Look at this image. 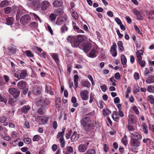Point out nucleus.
I'll use <instances>...</instances> for the list:
<instances>
[{
    "mask_svg": "<svg viewBox=\"0 0 154 154\" xmlns=\"http://www.w3.org/2000/svg\"><path fill=\"white\" fill-rule=\"evenodd\" d=\"M66 128L65 127H63L62 128V131L59 132L57 135V137L59 139L60 146L62 148H63L65 146V141L64 138V135Z\"/></svg>",
    "mask_w": 154,
    "mask_h": 154,
    "instance_id": "f257e3e1",
    "label": "nucleus"
},
{
    "mask_svg": "<svg viewBox=\"0 0 154 154\" xmlns=\"http://www.w3.org/2000/svg\"><path fill=\"white\" fill-rule=\"evenodd\" d=\"M130 144L131 147V150L137 149L138 147L140 145V140L136 139H131L130 141Z\"/></svg>",
    "mask_w": 154,
    "mask_h": 154,
    "instance_id": "f03ea898",
    "label": "nucleus"
},
{
    "mask_svg": "<svg viewBox=\"0 0 154 154\" xmlns=\"http://www.w3.org/2000/svg\"><path fill=\"white\" fill-rule=\"evenodd\" d=\"M8 92L15 99L17 98L20 94V91L17 89L13 88H10L8 89Z\"/></svg>",
    "mask_w": 154,
    "mask_h": 154,
    "instance_id": "7ed1b4c3",
    "label": "nucleus"
},
{
    "mask_svg": "<svg viewBox=\"0 0 154 154\" xmlns=\"http://www.w3.org/2000/svg\"><path fill=\"white\" fill-rule=\"evenodd\" d=\"M30 17L28 15H25L22 17L20 19V22L23 25L27 24L31 20Z\"/></svg>",
    "mask_w": 154,
    "mask_h": 154,
    "instance_id": "20e7f679",
    "label": "nucleus"
},
{
    "mask_svg": "<svg viewBox=\"0 0 154 154\" xmlns=\"http://www.w3.org/2000/svg\"><path fill=\"white\" fill-rule=\"evenodd\" d=\"M95 128V125L94 123H89L88 124L85 126L83 128L87 132H93L94 131Z\"/></svg>",
    "mask_w": 154,
    "mask_h": 154,
    "instance_id": "39448f33",
    "label": "nucleus"
},
{
    "mask_svg": "<svg viewBox=\"0 0 154 154\" xmlns=\"http://www.w3.org/2000/svg\"><path fill=\"white\" fill-rule=\"evenodd\" d=\"M91 47V44L90 43H87L85 44H81L79 48L82 49L85 52L87 53Z\"/></svg>",
    "mask_w": 154,
    "mask_h": 154,
    "instance_id": "423d86ee",
    "label": "nucleus"
},
{
    "mask_svg": "<svg viewBox=\"0 0 154 154\" xmlns=\"http://www.w3.org/2000/svg\"><path fill=\"white\" fill-rule=\"evenodd\" d=\"M89 143H86L84 144H80L78 147V149L79 152H84L87 150Z\"/></svg>",
    "mask_w": 154,
    "mask_h": 154,
    "instance_id": "0eeeda50",
    "label": "nucleus"
},
{
    "mask_svg": "<svg viewBox=\"0 0 154 154\" xmlns=\"http://www.w3.org/2000/svg\"><path fill=\"white\" fill-rule=\"evenodd\" d=\"M88 91L87 90L82 91L80 92V95L82 100H88Z\"/></svg>",
    "mask_w": 154,
    "mask_h": 154,
    "instance_id": "6e6552de",
    "label": "nucleus"
},
{
    "mask_svg": "<svg viewBox=\"0 0 154 154\" xmlns=\"http://www.w3.org/2000/svg\"><path fill=\"white\" fill-rule=\"evenodd\" d=\"M142 138V135L137 132L131 133V139H136L139 140H140Z\"/></svg>",
    "mask_w": 154,
    "mask_h": 154,
    "instance_id": "1a4fd4ad",
    "label": "nucleus"
},
{
    "mask_svg": "<svg viewBox=\"0 0 154 154\" xmlns=\"http://www.w3.org/2000/svg\"><path fill=\"white\" fill-rule=\"evenodd\" d=\"M116 48V43L113 42L112 44V45L111 48L110 52L112 56L114 57H116L117 54Z\"/></svg>",
    "mask_w": 154,
    "mask_h": 154,
    "instance_id": "9d476101",
    "label": "nucleus"
},
{
    "mask_svg": "<svg viewBox=\"0 0 154 154\" xmlns=\"http://www.w3.org/2000/svg\"><path fill=\"white\" fill-rule=\"evenodd\" d=\"M134 13L136 15L137 17V19L138 20H143V17L142 16V14L140 12L138 11L136 9H133Z\"/></svg>",
    "mask_w": 154,
    "mask_h": 154,
    "instance_id": "9b49d317",
    "label": "nucleus"
},
{
    "mask_svg": "<svg viewBox=\"0 0 154 154\" xmlns=\"http://www.w3.org/2000/svg\"><path fill=\"white\" fill-rule=\"evenodd\" d=\"M90 122H91V120L87 116L83 118L81 120V123L83 126V128L87 125Z\"/></svg>",
    "mask_w": 154,
    "mask_h": 154,
    "instance_id": "f8f14e48",
    "label": "nucleus"
},
{
    "mask_svg": "<svg viewBox=\"0 0 154 154\" xmlns=\"http://www.w3.org/2000/svg\"><path fill=\"white\" fill-rule=\"evenodd\" d=\"M32 92L35 95H37L41 94V89L37 85L34 86L32 89Z\"/></svg>",
    "mask_w": 154,
    "mask_h": 154,
    "instance_id": "ddd939ff",
    "label": "nucleus"
},
{
    "mask_svg": "<svg viewBox=\"0 0 154 154\" xmlns=\"http://www.w3.org/2000/svg\"><path fill=\"white\" fill-rule=\"evenodd\" d=\"M50 5L49 2L47 1H44L41 5V9L42 10L47 9Z\"/></svg>",
    "mask_w": 154,
    "mask_h": 154,
    "instance_id": "4468645a",
    "label": "nucleus"
},
{
    "mask_svg": "<svg viewBox=\"0 0 154 154\" xmlns=\"http://www.w3.org/2000/svg\"><path fill=\"white\" fill-rule=\"evenodd\" d=\"M47 108V106H45V105H42L40 108L38 109V112L40 115H43L45 113L46 110Z\"/></svg>",
    "mask_w": 154,
    "mask_h": 154,
    "instance_id": "2eb2a0df",
    "label": "nucleus"
},
{
    "mask_svg": "<svg viewBox=\"0 0 154 154\" xmlns=\"http://www.w3.org/2000/svg\"><path fill=\"white\" fill-rule=\"evenodd\" d=\"M31 107L30 105H28L23 106L21 109V112L24 114H26L31 109Z\"/></svg>",
    "mask_w": 154,
    "mask_h": 154,
    "instance_id": "dca6fc26",
    "label": "nucleus"
},
{
    "mask_svg": "<svg viewBox=\"0 0 154 154\" xmlns=\"http://www.w3.org/2000/svg\"><path fill=\"white\" fill-rule=\"evenodd\" d=\"M14 20L13 17H9L6 18L5 24L8 25H12L14 23Z\"/></svg>",
    "mask_w": 154,
    "mask_h": 154,
    "instance_id": "f3484780",
    "label": "nucleus"
},
{
    "mask_svg": "<svg viewBox=\"0 0 154 154\" xmlns=\"http://www.w3.org/2000/svg\"><path fill=\"white\" fill-rule=\"evenodd\" d=\"M34 8L36 9V10L40 9L41 7L40 2L39 0H36L34 1L32 4Z\"/></svg>",
    "mask_w": 154,
    "mask_h": 154,
    "instance_id": "a211bd4d",
    "label": "nucleus"
},
{
    "mask_svg": "<svg viewBox=\"0 0 154 154\" xmlns=\"http://www.w3.org/2000/svg\"><path fill=\"white\" fill-rule=\"evenodd\" d=\"M63 4L62 0H55L53 4L54 6L56 8H57L61 6Z\"/></svg>",
    "mask_w": 154,
    "mask_h": 154,
    "instance_id": "6ab92c4d",
    "label": "nucleus"
},
{
    "mask_svg": "<svg viewBox=\"0 0 154 154\" xmlns=\"http://www.w3.org/2000/svg\"><path fill=\"white\" fill-rule=\"evenodd\" d=\"M79 135L77 134V131H74L71 137V140L72 142H75L79 139Z\"/></svg>",
    "mask_w": 154,
    "mask_h": 154,
    "instance_id": "aec40b11",
    "label": "nucleus"
},
{
    "mask_svg": "<svg viewBox=\"0 0 154 154\" xmlns=\"http://www.w3.org/2000/svg\"><path fill=\"white\" fill-rule=\"evenodd\" d=\"M77 40H78L80 43H83L86 39V37L84 35H78L76 37Z\"/></svg>",
    "mask_w": 154,
    "mask_h": 154,
    "instance_id": "412c9836",
    "label": "nucleus"
},
{
    "mask_svg": "<svg viewBox=\"0 0 154 154\" xmlns=\"http://www.w3.org/2000/svg\"><path fill=\"white\" fill-rule=\"evenodd\" d=\"M67 19V18L66 17H64L63 18H58L57 20L56 23L58 25H61L64 23L63 19H64L65 21H66Z\"/></svg>",
    "mask_w": 154,
    "mask_h": 154,
    "instance_id": "4be33fe9",
    "label": "nucleus"
},
{
    "mask_svg": "<svg viewBox=\"0 0 154 154\" xmlns=\"http://www.w3.org/2000/svg\"><path fill=\"white\" fill-rule=\"evenodd\" d=\"M17 86L19 88L21 89H23L26 87V82L23 80L21 81L18 83Z\"/></svg>",
    "mask_w": 154,
    "mask_h": 154,
    "instance_id": "5701e85b",
    "label": "nucleus"
},
{
    "mask_svg": "<svg viewBox=\"0 0 154 154\" xmlns=\"http://www.w3.org/2000/svg\"><path fill=\"white\" fill-rule=\"evenodd\" d=\"M97 51L94 49H92L89 53L88 56L91 58H94L96 57L97 55L96 54Z\"/></svg>",
    "mask_w": 154,
    "mask_h": 154,
    "instance_id": "b1692460",
    "label": "nucleus"
},
{
    "mask_svg": "<svg viewBox=\"0 0 154 154\" xmlns=\"http://www.w3.org/2000/svg\"><path fill=\"white\" fill-rule=\"evenodd\" d=\"M50 55L57 63L59 62V60L58 54L52 53Z\"/></svg>",
    "mask_w": 154,
    "mask_h": 154,
    "instance_id": "393cba45",
    "label": "nucleus"
},
{
    "mask_svg": "<svg viewBox=\"0 0 154 154\" xmlns=\"http://www.w3.org/2000/svg\"><path fill=\"white\" fill-rule=\"evenodd\" d=\"M14 8L16 10H17L18 9V11L16 14V17L17 18H19L20 16L23 13L24 10L19 8L16 6H14Z\"/></svg>",
    "mask_w": 154,
    "mask_h": 154,
    "instance_id": "a878e982",
    "label": "nucleus"
},
{
    "mask_svg": "<svg viewBox=\"0 0 154 154\" xmlns=\"http://www.w3.org/2000/svg\"><path fill=\"white\" fill-rule=\"evenodd\" d=\"M147 84H151L154 82V76L148 77L146 80Z\"/></svg>",
    "mask_w": 154,
    "mask_h": 154,
    "instance_id": "bb28decb",
    "label": "nucleus"
},
{
    "mask_svg": "<svg viewBox=\"0 0 154 154\" xmlns=\"http://www.w3.org/2000/svg\"><path fill=\"white\" fill-rule=\"evenodd\" d=\"M43 103L42 105H45V106H47V108H48L51 103L49 99L46 98H43Z\"/></svg>",
    "mask_w": 154,
    "mask_h": 154,
    "instance_id": "cd10ccee",
    "label": "nucleus"
},
{
    "mask_svg": "<svg viewBox=\"0 0 154 154\" xmlns=\"http://www.w3.org/2000/svg\"><path fill=\"white\" fill-rule=\"evenodd\" d=\"M43 97L38 98L36 99L35 104L38 106H41L42 105L43 103Z\"/></svg>",
    "mask_w": 154,
    "mask_h": 154,
    "instance_id": "c85d7f7f",
    "label": "nucleus"
},
{
    "mask_svg": "<svg viewBox=\"0 0 154 154\" xmlns=\"http://www.w3.org/2000/svg\"><path fill=\"white\" fill-rule=\"evenodd\" d=\"M126 128L127 129V131L129 132L131 134V133H133L132 132L135 130L134 126L132 125H128L126 126Z\"/></svg>",
    "mask_w": 154,
    "mask_h": 154,
    "instance_id": "c756f323",
    "label": "nucleus"
},
{
    "mask_svg": "<svg viewBox=\"0 0 154 154\" xmlns=\"http://www.w3.org/2000/svg\"><path fill=\"white\" fill-rule=\"evenodd\" d=\"M27 75L26 71L24 70H22L20 74V79H24Z\"/></svg>",
    "mask_w": 154,
    "mask_h": 154,
    "instance_id": "7c9ffc66",
    "label": "nucleus"
},
{
    "mask_svg": "<svg viewBox=\"0 0 154 154\" xmlns=\"http://www.w3.org/2000/svg\"><path fill=\"white\" fill-rule=\"evenodd\" d=\"M9 2L8 0H4L2 1L0 3V7L3 8L8 6L9 5Z\"/></svg>",
    "mask_w": 154,
    "mask_h": 154,
    "instance_id": "2f4dec72",
    "label": "nucleus"
},
{
    "mask_svg": "<svg viewBox=\"0 0 154 154\" xmlns=\"http://www.w3.org/2000/svg\"><path fill=\"white\" fill-rule=\"evenodd\" d=\"M54 12L56 15H60L63 14V11L62 9L59 8L55 10L54 11Z\"/></svg>",
    "mask_w": 154,
    "mask_h": 154,
    "instance_id": "473e14b6",
    "label": "nucleus"
},
{
    "mask_svg": "<svg viewBox=\"0 0 154 154\" xmlns=\"http://www.w3.org/2000/svg\"><path fill=\"white\" fill-rule=\"evenodd\" d=\"M75 24H76L75 23H73V24L74 29L75 31H76L79 33H84V31L80 29L78 26H75Z\"/></svg>",
    "mask_w": 154,
    "mask_h": 154,
    "instance_id": "72a5a7b5",
    "label": "nucleus"
},
{
    "mask_svg": "<svg viewBox=\"0 0 154 154\" xmlns=\"http://www.w3.org/2000/svg\"><path fill=\"white\" fill-rule=\"evenodd\" d=\"M128 123L129 124H132L133 123V120L134 119V117L133 115L132 114L130 115L128 117Z\"/></svg>",
    "mask_w": 154,
    "mask_h": 154,
    "instance_id": "f704fd0d",
    "label": "nucleus"
},
{
    "mask_svg": "<svg viewBox=\"0 0 154 154\" xmlns=\"http://www.w3.org/2000/svg\"><path fill=\"white\" fill-rule=\"evenodd\" d=\"M76 99L75 97H73L71 99V102L73 104V106L75 107H77L78 105V103L76 102Z\"/></svg>",
    "mask_w": 154,
    "mask_h": 154,
    "instance_id": "c9c22d12",
    "label": "nucleus"
},
{
    "mask_svg": "<svg viewBox=\"0 0 154 154\" xmlns=\"http://www.w3.org/2000/svg\"><path fill=\"white\" fill-rule=\"evenodd\" d=\"M82 84L85 87L89 88L90 85V83L88 81H84L82 82Z\"/></svg>",
    "mask_w": 154,
    "mask_h": 154,
    "instance_id": "e433bc0d",
    "label": "nucleus"
},
{
    "mask_svg": "<svg viewBox=\"0 0 154 154\" xmlns=\"http://www.w3.org/2000/svg\"><path fill=\"white\" fill-rule=\"evenodd\" d=\"M75 36H69L67 38V40L68 42H70L71 45L73 43L74 41H75Z\"/></svg>",
    "mask_w": 154,
    "mask_h": 154,
    "instance_id": "4c0bfd02",
    "label": "nucleus"
},
{
    "mask_svg": "<svg viewBox=\"0 0 154 154\" xmlns=\"http://www.w3.org/2000/svg\"><path fill=\"white\" fill-rule=\"evenodd\" d=\"M154 15V11L153 10H150L147 14L148 18L151 20H152L153 17L152 15Z\"/></svg>",
    "mask_w": 154,
    "mask_h": 154,
    "instance_id": "58836bf2",
    "label": "nucleus"
},
{
    "mask_svg": "<svg viewBox=\"0 0 154 154\" xmlns=\"http://www.w3.org/2000/svg\"><path fill=\"white\" fill-rule=\"evenodd\" d=\"M121 62L123 65H125L127 63V59L125 56L124 55H122L121 58Z\"/></svg>",
    "mask_w": 154,
    "mask_h": 154,
    "instance_id": "ea45409f",
    "label": "nucleus"
},
{
    "mask_svg": "<svg viewBox=\"0 0 154 154\" xmlns=\"http://www.w3.org/2000/svg\"><path fill=\"white\" fill-rule=\"evenodd\" d=\"M146 90L149 92L154 93V86H148Z\"/></svg>",
    "mask_w": 154,
    "mask_h": 154,
    "instance_id": "a19ab883",
    "label": "nucleus"
},
{
    "mask_svg": "<svg viewBox=\"0 0 154 154\" xmlns=\"http://www.w3.org/2000/svg\"><path fill=\"white\" fill-rule=\"evenodd\" d=\"M118 46L119 48V50L121 52L122 51L124 50V48L122 46V43L121 41H119L118 42Z\"/></svg>",
    "mask_w": 154,
    "mask_h": 154,
    "instance_id": "79ce46f5",
    "label": "nucleus"
},
{
    "mask_svg": "<svg viewBox=\"0 0 154 154\" xmlns=\"http://www.w3.org/2000/svg\"><path fill=\"white\" fill-rule=\"evenodd\" d=\"M68 29V27L64 24L61 28V32L62 33H64L67 31Z\"/></svg>",
    "mask_w": 154,
    "mask_h": 154,
    "instance_id": "37998d69",
    "label": "nucleus"
},
{
    "mask_svg": "<svg viewBox=\"0 0 154 154\" xmlns=\"http://www.w3.org/2000/svg\"><path fill=\"white\" fill-rule=\"evenodd\" d=\"M80 44L78 40H77V38L75 37V41H74L72 45V46L77 47Z\"/></svg>",
    "mask_w": 154,
    "mask_h": 154,
    "instance_id": "c03bdc74",
    "label": "nucleus"
},
{
    "mask_svg": "<svg viewBox=\"0 0 154 154\" xmlns=\"http://www.w3.org/2000/svg\"><path fill=\"white\" fill-rule=\"evenodd\" d=\"M111 113V111L107 109L103 110V113L104 116L108 115Z\"/></svg>",
    "mask_w": 154,
    "mask_h": 154,
    "instance_id": "a18cd8bd",
    "label": "nucleus"
},
{
    "mask_svg": "<svg viewBox=\"0 0 154 154\" xmlns=\"http://www.w3.org/2000/svg\"><path fill=\"white\" fill-rule=\"evenodd\" d=\"M15 99H15L14 98H10L8 100V103L11 104V105L14 106L15 105V103L16 101Z\"/></svg>",
    "mask_w": 154,
    "mask_h": 154,
    "instance_id": "49530a36",
    "label": "nucleus"
},
{
    "mask_svg": "<svg viewBox=\"0 0 154 154\" xmlns=\"http://www.w3.org/2000/svg\"><path fill=\"white\" fill-rule=\"evenodd\" d=\"M148 100L151 104L154 103V97L152 95L148 96L147 97Z\"/></svg>",
    "mask_w": 154,
    "mask_h": 154,
    "instance_id": "de8ad7c7",
    "label": "nucleus"
},
{
    "mask_svg": "<svg viewBox=\"0 0 154 154\" xmlns=\"http://www.w3.org/2000/svg\"><path fill=\"white\" fill-rule=\"evenodd\" d=\"M56 106H57L58 107H60V105L61 104V99L59 97H57L55 100Z\"/></svg>",
    "mask_w": 154,
    "mask_h": 154,
    "instance_id": "09e8293b",
    "label": "nucleus"
},
{
    "mask_svg": "<svg viewBox=\"0 0 154 154\" xmlns=\"http://www.w3.org/2000/svg\"><path fill=\"white\" fill-rule=\"evenodd\" d=\"M142 126L144 133L146 134H147L148 130L146 125L145 123H143Z\"/></svg>",
    "mask_w": 154,
    "mask_h": 154,
    "instance_id": "8fccbe9b",
    "label": "nucleus"
},
{
    "mask_svg": "<svg viewBox=\"0 0 154 154\" xmlns=\"http://www.w3.org/2000/svg\"><path fill=\"white\" fill-rule=\"evenodd\" d=\"M25 53L26 54V55L28 57H33L34 55L32 54L31 52L29 50H27L25 52Z\"/></svg>",
    "mask_w": 154,
    "mask_h": 154,
    "instance_id": "3c124183",
    "label": "nucleus"
},
{
    "mask_svg": "<svg viewBox=\"0 0 154 154\" xmlns=\"http://www.w3.org/2000/svg\"><path fill=\"white\" fill-rule=\"evenodd\" d=\"M56 14H51L49 16L50 18L51 21H54L56 18Z\"/></svg>",
    "mask_w": 154,
    "mask_h": 154,
    "instance_id": "603ef678",
    "label": "nucleus"
},
{
    "mask_svg": "<svg viewBox=\"0 0 154 154\" xmlns=\"http://www.w3.org/2000/svg\"><path fill=\"white\" fill-rule=\"evenodd\" d=\"M127 137L126 135H125L123 138L122 139V143L125 145H126L127 144Z\"/></svg>",
    "mask_w": 154,
    "mask_h": 154,
    "instance_id": "864d4df0",
    "label": "nucleus"
},
{
    "mask_svg": "<svg viewBox=\"0 0 154 154\" xmlns=\"http://www.w3.org/2000/svg\"><path fill=\"white\" fill-rule=\"evenodd\" d=\"M40 138L41 137L39 135H36L33 137L32 140L33 141H37L39 140Z\"/></svg>",
    "mask_w": 154,
    "mask_h": 154,
    "instance_id": "5fc2aeb1",
    "label": "nucleus"
},
{
    "mask_svg": "<svg viewBox=\"0 0 154 154\" xmlns=\"http://www.w3.org/2000/svg\"><path fill=\"white\" fill-rule=\"evenodd\" d=\"M23 141L25 143L28 144H29L32 142L31 139L28 137L24 139Z\"/></svg>",
    "mask_w": 154,
    "mask_h": 154,
    "instance_id": "6e6d98bb",
    "label": "nucleus"
},
{
    "mask_svg": "<svg viewBox=\"0 0 154 154\" xmlns=\"http://www.w3.org/2000/svg\"><path fill=\"white\" fill-rule=\"evenodd\" d=\"M11 11V9L10 7H8L4 9V11L6 14H9Z\"/></svg>",
    "mask_w": 154,
    "mask_h": 154,
    "instance_id": "4d7b16f0",
    "label": "nucleus"
},
{
    "mask_svg": "<svg viewBox=\"0 0 154 154\" xmlns=\"http://www.w3.org/2000/svg\"><path fill=\"white\" fill-rule=\"evenodd\" d=\"M95 150L92 149L88 150L84 154H95Z\"/></svg>",
    "mask_w": 154,
    "mask_h": 154,
    "instance_id": "13d9d810",
    "label": "nucleus"
},
{
    "mask_svg": "<svg viewBox=\"0 0 154 154\" xmlns=\"http://www.w3.org/2000/svg\"><path fill=\"white\" fill-rule=\"evenodd\" d=\"M7 118L5 116H3L0 118V123H2L5 122L6 121Z\"/></svg>",
    "mask_w": 154,
    "mask_h": 154,
    "instance_id": "bf43d9fd",
    "label": "nucleus"
},
{
    "mask_svg": "<svg viewBox=\"0 0 154 154\" xmlns=\"http://www.w3.org/2000/svg\"><path fill=\"white\" fill-rule=\"evenodd\" d=\"M72 17L75 19H77L79 17V16L76 12H73L72 13Z\"/></svg>",
    "mask_w": 154,
    "mask_h": 154,
    "instance_id": "052dcab7",
    "label": "nucleus"
},
{
    "mask_svg": "<svg viewBox=\"0 0 154 154\" xmlns=\"http://www.w3.org/2000/svg\"><path fill=\"white\" fill-rule=\"evenodd\" d=\"M138 63L142 67H143L145 66V61L144 60L139 61Z\"/></svg>",
    "mask_w": 154,
    "mask_h": 154,
    "instance_id": "680f3d73",
    "label": "nucleus"
},
{
    "mask_svg": "<svg viewBox=\"0 0 154 154\" xmlns=\"http://www.w3.org/2000/svg\"><path fill=\"white\" fill-rule=\"evenodd\" d=\"M52 126L54 129H56L57 127V123L56 121H54L52 123Z\"/></svg>",
    "mask_w": 154,
    "mask_h": 154,
    "instance_id": "e2e57ef3",
    "label": "nucleus"
},
{
    "mask_svg": "<svg viewBox=\"0 0 154 154\" xmlns=\"http://www.w3.org/2000/svg\"><path fill=\"white\" fill-rule=\"evenodd\" d=\"M8 51L11 53H14L16 51V48H11L8 50Z\"/></svg>",
    "mask_w": 154,
    "mask_h": 154,
    "instance_id": "0e129e2a",
    "label": "nucleus"
},
{
    "mask_svg": "<svg viewBox=\"0 0 154 154\" xmlns=\"http://www.w3.org/2000/svg\"><path fill=\"white\" fill-rule=\"evenodd\" d=\"M0 102H3L6 104L7 102V100L4 97L0 95Z\"/></svg>",
    "mask_w": 154,
    "mask_h": 154,
    "instance_id": "69168bd1",
    "label": "nucleus"
},
{
    "mask_svg": "<svg viewBox=\"0 0 154 154\" xmlns=\"http://www.w3.org/2000/svg\"><path fill=\"white\" fill-rule=\"evenodd\" d=\"M90 100L89 102L90 103H91L94 99V96L93 94L91 93L90 95Z\"/></svg>",
    "mask_w": 154,
    "mask_h": 154,
    "instance_id": "338daca9",
    "label": "nucleus"
},
{
    "mask_svg": "<svg viewBox=\"0 0 154 154\" xmlns=\"http://www.w3.org/2000/svg\"><path fill=\"white\" fill-rule=\"evenodd\" d=\"M66 151L68 152H70L71 153H72L73 152V148L71 146L67 147L66 148Z\"/></svg>",
    "mask_w": 154,
    "mask_h": 154,
    "instance_id": "774afa93",
    "label": "nucleus"
}]
</instances>
